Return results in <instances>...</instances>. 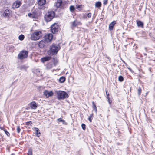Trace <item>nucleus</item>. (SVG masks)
<instances>
[{
	"mask_svg": "<svg viewBox=\"0 0 155 155\" xmlns=\"http://www.w3.org/2000/svg\"><path fill=\"white\" fill-rule=\"evenodd\" d=\"M107 0H103V4L105 5L107 4Z\"/></svg>",
	"mask_w": 155,
	"mask_h": 155,
	"instance_id": "c9c22d12",
	"label": "nucleus"
},
{
	"mask_svg": "<svg viewBox=\"0 0 155 155\" xmlns=\"http://www.w3.org/2000/svg\"><path fill=\"white\" fill-rule=\"evenodd\" d=\"M11 155H15V154H12Z\"/></svg>",
	"mask_w": 155,
	"mask_h": 155,
	"instance_id": "37998d69",
	"label": "nucleus"
},
{
	"mask_svg": "<svg viewBox=\"0 0 155 155\" xmlns=\"http://www.w3.org/2000/svg\"><path fill=\"white\" fill-rule=\"evenodd\" d=\"M28 16L32 18H37L38 17V15L37 12L34 10L32 12L28 14Z\"/></svg>",
	"mask_w": 155,
	"mask_h": 155,
	"instance_id": "0eeeda50",
	"label": "nucleus"
},
{
	"mask_svg": "<svg viewBox=\"0 0 155 155\" xmlns=\"http://www.w3.org/2000/svg\"><path fill=\"white\" fill-rule=\"evenodd\" d=\"M4 131L7 135H8V136H9V133L7 131L6 129Z\"/></svg>",
	"mask_w": 155,
	"mask_h": 155,
	"instance_id": "f704fd0d",
	"label": "nucleus"
},
{
	"mask_svg": "<svg viewBox=\"0 0 155 155\" xmlns=\"http://www.w3.org/2000/svg\"><path fill=\"white\" fill-rule=\"evenodd\" d=\"M81 127L82 128V129L84 130H85L86 128H85V125L84 124H82L81 125Z\"/></svg>",
	"mask_w": 155,
	"mask_h": 155,
	"instance_id": "2f4dec72",
	"label": "nucleus"
},
{
	"mask_svg": "<svg viewBox=\"0 0 155 155\" xmlns=\"http://www.w3.org/2000/svg\"><path fill=\"white\" fill-rule=\"evenodd\" d=\"M21 4V2L20 1H16L14 3L12 8H18L20 7Z\"/></svg>",
	"mask_w": 155,
	"mask_h": 155,
	"instance_id": "9b49d317",
	"label": "nucleus"
},
{
	"mask_svg": "<svg viewBox=\"0 0 155 155\" xmlns=\"http://www.w3.org/2000/svg\"><path fill=\"white\" fill-rule=\"evenodd\" d=\"M106 94L107 95V98L108 100H109V93H107V90H106Z\"/></svg>",
	"mask_w": 155,
	"mask_h": 155,
	"instance_id": "72a5a7b5",
	"label": "nucleus"
},
{
	"mask_svg": "<svg viewBox=\"0 0 155 155\" xmlns=\"http://www.w3.org/2000/svg\"><path fill=\"white\" fill-rule=\"evenodd\" d=\"M144 55H147V54H144Z\"/></svg>",
	"mask_w": 155,
	"mask_h": 155,
	"instance_id": "c03bdc74",
	"label": "nucleus"
},
{
	"mask_svg": "<svg viewBox=\"0 0 155 155\" xmlns=\"http://www.w3.org/2000/svg\"><path fill=\"white\" fill-rule=\"evenodd\" d=\"M70 9L71 11H74V6H71L70 7Z\"/></svg>",
	"mask_w": 155,
	"mask_h": 155,
	"instance_id": "c756f323",
	"label": "nucleus"
},
{
	"mask_svg": "<svg viewBox=\"0 0 155 155\" xmlns=\"http://www.w3.org/2000/svg\"><path fill=\"white\" fill-rule=\"evenodd\" d=\"M53 37L52 34L50 33L47 34L45 36V40L47 42L51 41L53 38Z\"/></svg>",
	"mask_w": 155,
	"mask_h": 155,
	"instance_id": "6e6552de",
	"label": "nucleus"
},
{
	"mask_svg": "<svg viewBox=\"0 0 155 155\" xmlns=\"http://www.w3.org/2000/svg\"><path fill=\"white\" fill-rule=\"evenodd\" d=\"M128 69H129V70L130 71H132V70L131 69H130V68H128Z\"/></svg>",
	"mask_w": 155,
	"mask_h": 155,
	"instance_id": "79ce46f5",
	"label": "nucleus"
},
{
	"mask_svg": "<svg viewBox=\"0 0 155 155\" xmlns=\"http://www.w3.org/2000/svg\"><path fill=\"white\" fill-rule=\"evenodd\" d=\"M45 40H41L39 42L38 45L39 47L41 48H43L45 45Z\"/></svg>",
	"mask_w": 155,
	"mask_h": 155,
	"instance_id": "ddd939ff",
	"label": "nucleus"
},
{
	"mask_svg": "<svg viewBox=\"0 0 155 155\" xmlns=\"http://www.w3.org/2000/svg\"><path fill=\"white\" fill-rule=\"evenodd\" d=\"M116 22L115 21H113L109 25V29L110 30H111L113 29L114 26V25L115 24H116Z\"/></svg>",
	"mask_w": 155,
	"mask_h": 155,
	"instance_id": "f3484780",
	"label": "nucleus"
},
{
	"mask_svg": "<svg viewBox=\"0 0 155 155\" xmlns=\"http://www.w3.org/2000/svg\"><path fill=\"white\" fill-rule=\"evenodd\" d=\"M28 155H32V150L31 149H29Z\"/></svg>",
	"mask_w": 155,
	"mask_h": 155,
	"instance_id": "a878e982",
	"label": "nucleus"
},
{
	"mask_svg": "<svg viewBox=\"0 0 155 155\" xmlns=\"http://www.w3.org/2000/svg\"><path fill=\"white\" fill-rule=\"evenodd\" d=\"M42 35L41 31H35L31 34L30 38L32 40L36 41L40 38Z\"/></svg>",
	"mask_w": 155,
	"mask_h": 155,
	"instance_id": "f257e3e1",
	"label": "nucleus"
},
{
	"mask_svg": "<svg viewBox=\"0 0 155 155\" xmlns=\"http://www.w3.org/2000/svg\"><path fill=\"white\" fill-rule=\"evenodd\" d=\"M138 95H140V94L141 92V91H142L141 89L139 87L138 88Z\"/></svg>",
	"mask_w": 155,
	"mask_h": 155,
	"instance_id": "7c9ffc66",
	"label": "nucleus"
},
{
	"mask_svg": "<svg viewBox=\"0 0 155 155\" xmlns=\"http://www.w3.org/2000/svg\"><path fill=\"white\" fill-rule=\"evenodd\" d=\"M137 24L138 26H141L142 28H143V23L140 21H137Z\"/></svg>",
	"mask_w": 155,
	"mask_h": 155,
	"instance_id": "6ab92c4d",
	"label": "nucleus"
},
{
	"mask_svg": "<svg viewBox=\"0 0 155 155\" xmlns=\"http://www.w3.org/2000/svg\"><path fill=\"white\" fill-rule=\"evenodd\" d=\"M17 131L18 133H19L20 132L21 129L19 126H18L17 128Z\"/></svg>",
	"mask_w": 155,
	"mask_h": 155,
	"instance_id": "473e14b6",
	"label": "nucleus"
},
{
	"mask_svg": "<svg viewBox=\"0 0 155 155\" xmlns=\"http://www.w3.org/2000/svg\"><path fill=\"white\" fill-rule=\"evenodd\" d=\"M101 4L100 2H97L96 3L95 6L96 7L100 8L101 6Z\"/></svg>",
	"mask_w": 155,
	"mask_h": 155,
	"instance_id": "412c9836",
	"label": "nucleus"
},
{
	"mask_svg": "<svg viewBox=\"0 0 155 155\" xmlns=\"http://www.w3.org/2000/svg\"><path fill=\"white\" fill-rule=\"evenodd\" d=\"M53 66V64L52 63H48L47 65V68L48 69H50L52 68Z\"/></svg>",
	"mask_w": 155,
	"mask_h": 155,
	"instance_id": "aec40b11",
	"label": "nucleus"
},
{
	"mask_svg": "<svg viewBox=\"0 0 155 155\" xmlns=\"http://www.w3.org/2000/svg\"><path fill=\"white\" fill-rule=\"evenodd\" d=\"M58 26L56 24H54L51 26V32L53 33H55L56 32H58Z\"/></svg>",
	"mask_w": 155,
	"mask_h": 155,
	"instance_id": "9d476101",
	"label": "nucleus"
},
{
	"mask_svg": "<svg viewBox=\"0 0 155 155\" xmlns=\"http://www.w3.org/2000/svg\"><path fill=\"white\" fill-rule=\"evenodd\" d=\"M91 13H89L87 14V17L88 18H91Z\"/></svg>",
	"mask_w": 155,
	"mask_h": 155,
	"instance_id": "4c0bfd02",
	"label": "nucleus"
},
{
	"mask_svg": "<svg viewBox=\"0 0 155 155\" xmlns=\"http://www.w3.org/2000/svg\"><path fill=\"white\" fill-rule=\"evenodd\" d=\"M60 49L58 45L53 44L51 47L50 49L52 54H56Z\"/></svg>",
	"mask_w": 155,
	"mask_h": 155,
	"instance_id": "20e7f679",
	"label": "nucleus"
},
{
	"mask_svg": "<svg viewBox=\"0 0 155 155\" xmlns=\"http://www.w3.org/2000/svg\"><path fill=\"white\" fill-rule=\"evenodd\" d=\"M93 114H91L90 116L88 117V120L90 122H92V118L93 117Z\"/></svg>",
	"mask_w": 155,
	"mask_h": 155,
	"instance_id": "cd10ccee",
	"label": "nucleus"
},
{
	"mask_svg": "<svg viewBox=\"0 0 155 155\" xmlns=\"http://www.w3.org/2000/svg\"><path fill=\"white\" fill-rule=\"evenodd\" d=\"M32 124V123L31 121L28 122H26V125H29V124Z\"/></svg>",
	"mask_w": 155,
	"mask_h": 155,
	"instance_id": "e433bc0d",
	"label": "nucleus"
},
{
	"mask_svg": "<svg viewBox=\"0 0 155 155\" xmlns=\"http://www.w3.org/2000/svg\"><path fill=\"white\" fill-rule=\"evenodd\" d=\"M54 60H55V59H54Z\"/></svg>",
	"mask_w": 155,
	"mask_h": 155,
	"instance_id": "a18cd8bd",
	"label": "nucleus"
},
{
	"mask_svg": "<svg viewBox=\"0 0 155 155\" xmlns=\"http://www.w3.org/2000/svg\"><path fill=\"white\" fill-rule=\"evenodd\" d=\"M54 6L57 8H63L65 6V4L62 2V0H57L55 2Z\"/></svg>",
	"mask_w": 155,
	"mask_h": 155,
	"instance_id": "39448f33",
	"label": "nucleus"
},
{
	"mask_svg": "<svg viewBox=\"0 0 155 155\" xmlns=\"http://www.w3.org/2000/svg\"><path fill=\"white\" fill-rule=\"evenodd\" d=\"M8 11V10H6L4 13V14H3V15L5 17H8V15H9V14L7 13V12Z\"/></svg>",
	"mask_w": 155,
	"mask_h": 155,
	"instance_id": "393cba45",
	"label": "nucleus"
},
{
	"mask_svg": "<svg viewBox=\"0 0 155 155\" xmlns=\"http://www.w3.org/2000/svg\"><path fill=\"white\" fill-rule=\"evenodd\" d=\"M81 23L80 22L78 21L77 20H75L72 23V26L73 27H76L77 25H81Z\"/></svg>",
	"mask_w": 155,
	"mask_h": 155,
	"instance_id": "4468645a",
	"label": "nucleus"
},
{
	"mask_svg": "<svg viewBox=\"0 0 155 155\" xmlns=\"http://www.w3.org/2000/svg\"><path fill=\"white\" fill-rule=\"evenodd\" d=\"M57 97L58 99H64L68 97V95L65 91H56Z\"/></svg>",
	"mask_w": 155,
	"mask_h": 155,
	"instance_id": "f03ea898",
	"label": "nucleus"
},
{
	"mask_svg": "<svg viewBox=\"0 0 155 155\" xmlns=\"http://www.w3.org/2000/svg\"><path fill=\"white\" fill-rule=\"evenodd\" d=\"M108 102L110 104H111V102L110 101V100H109H109H108Z\"/></svg>",
	"mask_w": 155,
	"mask_h": 155,
	"instance_id": "a19ab883",
	"label": "nucleus"
},
{
	"mask_svg": "<svg viewBox=\"0 0 155 155\" xmlns=\"http://www.w3.org/2000/svg\"><path fill=\"white\" fill-rule=\"evenodd\" d=\"M55 13L54 11L48 12L45 16V19L47 22L51 21L54 17Z\"/></svg>",
	"mask_w": 155,
	"mask_h": 155,
	"instance_id": "7ed1b4c3",
	"label": "nucleus"
},
{
	"mask_svg": "<svg viewBox=\"0 0 155 155\" xmlns=\"http://www.w3.org/2000/svg\"><path fill=\"white\" fill-rule=\"evenodd\" d=\"M38 2L39 5L42 6L45 4L46 1V0H38Z\"/></svg>",
	"mask_w": 155,
	"mask_h": 155,
	"instance_id": "2eb2a0df",
	"label": "nucleus"
},
{
	"mask_svg": "<svg viewBox=\"0 0 155 155\" xmlns=\"http://www.w3.org/2000/svg\"><path fill=\"white\" fill-rule=\"evenodd\" d=\"M50 58L49 57H47L43 58L41 59V62L44 63L45 61H47L50 60Z\"/></svg>",
	"mask_w": 155,
	"mask_h": 155,
	"instance_id": "a211bd4d",
	"label": "nucleus"
},
{
	"mask_svg": "<svg viewBox=\"0 0 155 155\" xmlns=\"http://www.w3.org/2000/svg\"><path fill=\"white\" fill-rule=\"evenodd\" d=\"M0 129L2 130H3L4 131L5 130V129L3 127H0Z\"/></svg>",
	"mask_w": 155,
	"mask_h": 155,
	"instance_id": "58836bf2",
	"label": "nucleus"
},
{
	"mask_svg": "<svg viewBox=\"0 0 155 155\" xmlns=\"http://www.w3.org/2000/svg\"><path fill=\"white\" fill-rule=\"evenodd\" d=\"M28 55V51H24L20 52L18 56V58L21 59L26 58Z\"/></svg>",
	"mask_w": 155,
	"mask_h": 155,
	"instance_id": "423d86ee",
	"label": "nucleus"
},
{
	"mask_svg": "<svg viewBox=\"0 0 155 155\" xmlns=\"http://www.w3.org/2000/svg\"><path fill=\"white\" fill-rule=\"evenodd\" d=\"M34 129L36 135L38 137H39L41 135V133L40 132H38L39 131V129L35 127L34 128Z\"/></svg>",
	"mask_w": 155,
	"mask_h": 155,
	"instance_id": "dca6fc26",
	"label": "nucleus"
},
{
	"mask_svg": "<svg viewBox=\"0 0 155 155\" xmlns=\"http://www.w3.org/2000/svg\"><path fill=\"white\" fill-rule=\"evenodd\" d=\"M29 105L31 109H35L37 107V105L35 101H32L31 102Z\"/></svg>",
	"mask_w": 155,
	"mask_h": 155,
	"instance_id": "f8f14e48",
	"label": "nucleus"
},
{
	"mask_svg": "<svg viewBox=\"0 0 155 155\" xmlns=\"http://www.w3.org/2000/svg\"><path fill=\"white\" fill-rule=\"evenodd\" d=\"M65 77H62L60 78L59 81L60 83H63L65 81Z\"/></svg>",
	"mask_w": 155,
	"mask_h": 155,
	"instance_id": "4be33fe9",
	"label": "nucleus"
},
{
	"mask_svg": "<svg viewBox=\"0 0 155 155\" xmlns=\"http://www.w3.org/2000/svg\"><path fill=\"white\" fill-rule=\"evenodd\" d=\"M57 120L58 122H62L63 124H65V121L63 120L61 118L58 119Z\"/></svg>",
	"mask_w": 155,
	"mask_h": 155,
	"instance_id": "c85d7f7f",
	"label": "nucleus"
},
{
	"mask_svg": "<svg viewBox=\"0 0 155 155\" xmlns=\"http://www.w3.org/2000/svg\"><path fill=\"white\" fill-rule=\"evenodd\" d=\"M43 94L46 97L48 98L53 96V93L51 91H49L47 90H45L43 92Z\"/></svg>",
	"mask_w": 155,
	"mask_h": 155,
	"instance_id": "1a4fd4ad",
	"label": "nucleus"
},
{
	"mask_svg": "<svg viewBox=\"0 0 155 155\" xmlns=\"http://www.w3.org/2000/svg\"><path fill=\"white\" fill-rule=\"evenodd\" d=\"M92 107L95 110V112L96 113L97 112V109L96 105H95L94 102H92Z\"/></svg>",
	"mask_w": 155,
	"mask_h": 155,
	"instance_id": "5701e85b",
	"label": "nucleus"
},
{
	"mask_svg": "<svg viewBox=\"0 0 155 155\" xmlns=\"http://www.w3.org/2000/svg\"><path fill=\"white\" fill-rule=\"evenodd\" d=\"M25 38L24 36L23 35H20L18 37L19 39L21 41L23 40Z\"/></svg>",
	"mask_w": 155,
	"mask_h": 155,
	"instance_id": "b1692460",
	"label": "nucleus"
},
{
	"mask_svg": "<svg viewBox=\"0 0 155 155\" xmlns=\"http://www.w3.org/2000/svg\"><path fill=\"white\" fill-rule=\"evenodd\" d=\"M124 78L122 76H120L118 77V80L119 81L121 82L123 81Z\"/></svg>",
	"mask_w": 155,
	"mask_h": 155,
	"instance_id": "bb28decb",
	"label": "nucleus"
},
{
	"mask_svg": "<svg viewBox=\"0 0 155 155\" xmlns=\"http://www.w3.org/2000/svg\"><path fill=\"white\" fill-rule=\"evenodd\" d=\"M76 7L77 9H79V8L81 7V6L80 5H76Z\"/></svg>",
	"mask_w": 155,
	"mask_h": 155,
	"instance_id": "ea45409f",
	"label": "nucleus"
}]
</instances>
